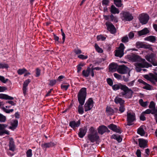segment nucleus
<instances>
[{
    "label": "nucleus",
    "mask_w": 157,
    "mask_h": 157,
    "mask_svg": "<svg viewBox=\"0 0 157 157\" xmlns=\"http://www.w3.org/2000/svg\"><path fill=\"white\" fill-rule=\"evenodd\" d=\"M127 57L128 59L132 61L139 62L136 63L135 65L137 72H140L141 68H148L152 66L151 65L146 62L144 59L141 58L138 55L132 53L128 55Z\"/></svg>",
    "instance_id": "1"
},
{
    "label": "nucleus",
    "mask_w": 157,
    "mask_h": 157,
    "mask_svg": "<svg viewBox=\"0 0 157 157\" xmlns=\"http://www.w3.org/2000/svg\"><path fill=\"white\" fill-rule=\"evenodd\" d=\"M112 87L113 90H115L120 89L123 91L120 93V96L126 98H130L132 97L133 93L132 91L126 85H123L121 84H115Z\"/></svg>",
    "instance_id": "2"
},
{
    "label": "nucleus",
    "mask_w": 157,
    "mask_h": 157,
    "mask_svg": "<svg viewBox=\"0 0 157 157\" xmlns=\"http://www.w3.org/2000/svg\"><path fill=\"white\" fill-rule=\"evenodd\" d=\"M86 88H81L78 94V99L80 104L78 107L79 113L82 114L84 113V109L82 105L84 104L86 96Z\"/></svg>",
    "instance_id": "3"
},
{
    "label": "nucleus",
    "mask_w": 157,
    "mask_h": 157,
    "mask_svg": "<svg viewBox=\"0 0 157 157\" xmlns=\"http://www.w3.org/2000/svg\"><path fill=\"white\" fill-rule=\"evenodd\" d=\"M155 55L151 53L150 54L146 55L145 57L146 59L149 62H150L154 66H157V61L155 58Z\"/></svg>",
    "instance_id": "4"
},
{
    "label": "nucleus",
    "mask_w": 157,
    "mask_h": 157,
    "mask_svg": "<svg viewBox=\"0 0 157 157\" xmlns=\"http://www.w3.org/2000/svg\"><path fill=\"white\" fill-rule=\"evenodd\" d=\"M124 48L125 47L124 44L122 43H121L118 49L116 51L115 56L120 58L122 57L124 54Z\"/></svg>",
    "instance_id": "5"
},
{
    "label": "nucleus",
    "mask_w": 157,
    "mask_h": 157,
    "mask_svg": "<svg viewBox=\"0 0 157 157\" xmlns=\"http://www.w3.org/2000/svg\"><path fill=\"white\" fill-rule=\"evenodd\" d=\"M149 19V17L147 14L143 13L140 15L139 20L140 22L142 24H146Z\"/></svg>",
    "instance_id": "6"
},
{
    "label": "nucleus",
    "mask_w": 157,
    "mask_h": 157,
    "mask_svg": "<svg viewBox=\"0 0 157 157\" xmlns=\"http://www.w3.org/2000/svg\"><path fill=\"white\" fill-rule=\"evenodd\" d=\"M144 77L145 78L150 81L153 83H155V82H157V74L156 75H155L152 73H150L149 75H144Z\"/></svg>",
    "instance_id": "7"
},
{
    "label": "nucleus",
    "mask_w": 157,
    "mask_h": 157,
    "mask_svg": "<svg viewBox=\"0 0 157 157\" xmlns=\"http://www.w3.org/2000/svg\"><path fill=\"white\" fill-rule=\"evenodd\" d=\"M93 100L91 98H89L85 104V111L86 112L90 110L93 107Z\"/></svg>",
    "instance_id": "8"
},
{
    "label": "nucleus",
    "mask_w": 157,
    "mask_h": 157,
    "mask_svg": "<svg viewBox=\"0 0 157 157\" xmlns=\"http://www.w3.org/2000/svg\"><path fill=\"white\" fill-rule=\"evenodd\" d=\"M135 120V115L133 113H128L127 115V125H132V123Z\"/></svg>",
    "instance_id": "9"
},
{
    "label": "nucleus",
    "mask_w": 157,
    "mask_h": 157,
    "mask_svg": "<svg viewBox=\"0 0 157 157\" xmlns=\"http://www.w3.org/2000/svg\"><path fill=\"white\" fill-rule=\"evenodd\" d=\"M117 71L120 74H124L129 71L128 67L124 65L119 66L117 69Z\"/></svg>",
    "instance_id": "10"
},
{
    "label": "nucleus",
    "mask_w": 157,
    "mask_h": 157,
    "mask_svg": "<svg viewBox=\"0 0 157 157\" xmlns=\"http://www.w3.org/2000/svg\"><path fill=\"white\" fill-rule=\"evenodd\" d=\"M122 14L124 19L126 21H130L133 19V17L132 14L128 12H123Z\"/></svg>",
    "instance_id": "11"
},
{
    "label": "nucleus",
    "mask_w": 157,
    "mask_h": 157,
    "mask_svg": "<svg viewBox=\"0 0 157 157\" xmlns=\"http://www.w3.org/2000/svg\"><path fill=\"white\" fill-rule=\"evenodd\" d=\"M90 74L92 77L94 76V71L89 67L86 70H84L82 71V75L85 77H88Z\"/></svg>",
    "instance_id": "12"
},
{
    "label": "nucleus",
    "mask_w": 157,
    "mask_h": 157,
    "mask_svg": "<svg viewBox=\"0 0 157 157\" xmlns=\"http://www.w3.org/2000/svg\"><path fill=\"white\" fill-rule=\"evenodd\" d=\"M89 139L91 142H94L98 140L99 138V136L97 133H91L88 136Z\"/></svg>",
    "instance_id": "13"
},
{
    "label": "nucleus",
    "mask_w": 157,
    "mask_h": 157,
    "mask_svg": "<svg viewBox=\"0 0 157 157\" xmlns=\"http://www.w3.org/2000/svg\"><path fill=\"white\" fill-rule=\"evenodd\" d=\"M105 25L107 27L108 30L111 33L114 34L116 33V29L112 23L109 22H106Z\"/></svg>",
    "instance_id": "14"
},
{
    "label": "nucleus",
    "mask_w": 157,
    "mask_h": 157,
    "mask_svg": "<svg viewBox=\"0 0 157 157\" xmlns=\"http://www.w3.org/2000/svg\"><path fill=\"white\" fill-rule=\"evenodd\" d=\"M7 126V125L6 124H0V136H2L5 134H9L8 131L5 129Z\"/></svg>",
    "instance_id": "15"
},
{
    "label": "nucleus",
    "mask_w": 157,
    "mask_h": 157,
    "mask_svg": "<svg viewBox=\"0 0 157 157\" xmlns=\"http://www.w3.org/2000/svg\"><path fill=\"white\" fill-rule=\"evenodd\" d=\"M108 127L110 129L117 133H121L122 132L119 127L113 124H111Z\"/></svg>",
    "instance_id": "16"
},
{
    "label": "nucleus",
    "mask_w": 157,
    "mask_h": 157,
    "mask_svg": "<svg viewBox=\"0 0 157 157\" xmlns=\"http://www.w3.org/2000/svg\"><path fill=\"white\" fill-rule=\"evenodd\" d=\"M98 131L99 134L102 135L105 132H109L110 131L106 126L104 125H101L99 127Z\"/></svg>",
    "instance_id": "17"
},
{
    "label": "nucleus",
    "mask_w": 157,
    "mask_h": 157,
    "mask_svg": "<svg viewBox=\"0 0 157 157\" xmlns=\"http://www.w3.org/2000/svg\"><path fill=\"white\" fill-rule=\"evenodd\" d=\"M30 82L31 81L29 79H27L24 82L22 90L23 93L24 95L26 94L27 90V87Z\"/></svg>",
    "instance_id": "18"
},
{
    "label": "nucleus",
    "mask_w": 157,
    "mask_h": 157,
    "mask_svg": "<svg viewBox=\"0 0 157 157\" xmlns=\"http://www.w3.org/2000/svg\"><path fill=\"white\" fill-rule=\"evenodd\" d=\"M80 124V120H78L77 122L75 121H71L70 122L69 124L70 127L74 129L75 128L78 127Z\"/></svg>",
    "instance_id": "19"
},
{
    "label": "nucleus",
    "mask_w": 157,
    "mask_h": 157,
    "mask_svg": "<svg viewBox=\"0 0 157 157\" xmlns=\"http://www.w3.org/2000/svg\"><path fill=\"white\" fill-rule=\"evenodd\" d=\"M87 132V129L86 127H84L79 129V132H78L79 136L81 138H82L85 135Z\"/></svg>",
    "instance_id": "20"
},
{
    "label": "nucleus",
    "mask_w": 157,
    "mask_h": 157,
    "mask_svg": "<svg viewBox=\"0 0 157 157\" xmlns=\"http://www.w3.org/2000/svg\"><path fill=\"white\" fill-rule=\"evenodd\" d=\"M139 145L140 147L145 148L147 147V141L142 139L139 140Z\"/></svg>",
    "instance_id": "21"
},
{
    "label": "nucleus",
    "mask_w": 157,
    "mask_h": 157,
    "mask_svg": "<svg viewBox=\"0 0 157 157\" xmlns=\"http://www.w3.org/2000/svg\"><path fill=\"white\" fill-rule=\"evenodd\" d=\"M54 144L53 143L50 142L48 143H45L41 145L42 148L44 150H46V148H49L54 146Z\"/></svg>",
    "instance_id": "22"
},
{
    "label": "nucleus",
    "mask_w": 157,
    "mask_h": 157,
    "mask_svg": "<svg viewBox=\"0 0 157 157\" xmlns=\"http://www.w3.org/2000/svg\"><path fill=\"white\" fill-rule=\"evenodd\" d=\"M118 67L117 64L114 63H111L109 65V70L111 72H114L116 70H117Z\"/></svg>",
    "instance_id": "23"
},
{
    "label": "nucleus",
    "mask_w": 157,
    "mask_h": 157,
    "mask_svg": "<svg viewBox=\"0 0 157 157\" xmlns=\"http://www.w3.org/2000/svg\"><path fill=\"white\" fill-rule=\"evenodd\" d=\"M149 31L147 28H145L144 29L138 32V34L139 36H141L145 35L149 33Z\"/></svg>",
    "instance_id": "24"
},
{
    "label": "nucleus",
    "mask_w": 157,
    "mask_h": 157,
    "mask_svg": "<svg viewBox=\"0 0 157 157\" xmlns=\"http://www.w3.org/2000/svg\"><path fill=\"white\" fill-rule=\"evenodd\" d=\"M15 149V146L13 140L12 138L10 139L9 142V150L13 151Z\"/></svg>",
    "instance_id": "25"
},
{
    "label": "nucleus",
    "mask_w": 157,
    "mask_h": 157,
    "mask_svg": "<svg viewBox=\"0 0 157 157\" xmlns=\"http://www.w3.org/2000/svg\"><path fill=\"white\" fill-rule=\"evenodd\" d=\"M114 101L116 104H119L120 105H123L124 103V101L122 98L118 96L115 98L114 99Z\"/></svg>",
    "instance_id": "26"
},
{
    "label": "nucleus",
    "mask_w": 157,
    "mask_h": 157,
    "mask_svg": "<svg viewBox=\"0 0 157 157\" xmlns=\"http://www.w3.org/2000/svg\"><path fill=\"white\" fill-rule=\"evenodd\" d=\"M110 12L113 14H118L120 11L118 9L116 8L114 5H112L111 6L110 9Z\"/></svg>",
    "instance_id": "27"
},
{
    "label": "nucleus",
    "mask_w": 157,
    "mask_h": 157,
    "mask_svg": "<svg viewBox=\"0 0 157 157\" xmlns=\"http://www.w3.org/2000/svg\"><path fill=\"white\" fill-rule=\"evenodd\" d=\"M0 98L2 99H5L6 100H13V98L6 94H0Z\"/></svg>",
    "instance_id": "28"
},
{
    "label": "nucleus",
    "mask_w": 157,
    "mask_h": 157,
    "mask_svg": "<svg viewBox=\"0 0 157 157\" xmlns=\"http://www.w3.org/2000/svg\"><path fill=\"white\" fill-rule=\"evenodd\" d=\"M144 40L153 43L155 42L156 40L155 36H147L144 38Z\"/></svg>",
    "instance_id": "29"
},
{
    "label": "nucleus",
    "mask_w": 157,
    "mask_h": 157,
    "mask_svg": "<svg viewBox=\"0 0 157 157\" xmlns=\"http://www.w3.org/2000/svg\"><path fill=\"white\" fill-rule=\"evenodd\" d=\"M144 126H141L138 129L137 133L141 136H144L145 135V132L144 131Z\"/></svg>",
    "instance_id": "30"
},
{
    "label": "nucleus",
    "mask_w": 157,
    "mask_h": 157,
    "mask_svg": "<svg viewBox=\"0 0 157 157\" xmlns=\"http://www.w3.org/2000/svg\"><path fill=\"white\" fill-rule=\"evenodd\" d=\"M111 138L116 140L118 142H120L122 140V138L118 135L113 134L111 136Z\"/></svg>",
    "instance_id": "31"
},
{
    "label": "nucleus",
    "mask_w": 157,
    "mask_h": 157,
    "mask_svg": "<svg viewBox=\"0 0 157 157\" xmlns=\"http://www.w3.org/2000/svg\"><path fill=\"white\" fill-rule=\"evenodd\" d=\"M155 103L153 101L151 102L150 105L149 106V108L151 109L152 112L155 113Z\"/></svg>",
    "instance_id": "32"
},
{
    "label": "nucleus",
    "mask_w": 157,
    "mask_h": 157,
    "mask_svg": "<svg viewBox=\"0 0 157 157\" xmlns=\"http://www.w3.org/2000/svg\"><path fill=\"white\" fill-rule=\"evenodd\" d=\"M114 3L116 6L118 7H121L122 5L121 0H113Z\"/></svg>",
    "instance_id": "33"
},
{
    "label": "nucleus",
    "mask_w": 157,
    "mask_h": 157,
    "mask_svg": "<svg viewBox=\"0 0 157 157\" xmlns=\"http://www.w3.org/2000/svg\"><path fill=\"white\" fill-rule=\"evenodd\" d=\"M18 125V121L17 120L14 121L12 124V126L10 128L13 130L17 127Z\"/></svg>",
    "instance_id": "34"
},
{
    "label": "nucleus",
    "mask_w": 157,
    "mask_h": 157,
    "mask_svg": "<svg viewBox=\"0 0 157 157\" xmlns=\"http://www.w3.org/2000/svg\"><path fill=\"white\" fill-rule=\"evenodd\" d=\"M106 111L109 115H112L114 113L113 110L110 107H107Z\"/></svg>",
    "instance_id": "35"
},
{
    "label": "nucleus",
    "mask_w": 157,
    "mask_h": 157,
    "mask_svg": "<svg viewBox=\"0 0 157 157\" xmlns=\"http://www.w3.org/2000/svg\"><path fill=\"white\" fill-rule=\"evenodd\" d=\"M139 102L140 105L143 107H145L147 105L148 102L147 101L144 102L143 100L140 99L139 101Z\"/></svg>",
    "instance_id": "36"
},
{
    "label": "nucleus",
    "mask_w": 157,
    "mask_h": 157,
    "mask_svg": "<svg viewBox=\"0 0 157 157\" xmlns=\"http://www.w3.org/2000/svg\"><path fill=\"white\" fill-rule=\"evenodd\" d=\"M9 67L7 64L4 63H0V68H7Z\"/></svg>",
    "instance_id": "37"
},
{
    "label": "nucleus",
    "mask_w": 157,
    "mask_h": 157,
    "mask_svg": "<svg viewBox=\"0 0 157 157\" xmlns=\"http://www.w3.org/2000/svg\"><path fill=\"white\" fill-rule=\"evenodd\" d=\"M27 70L25 68L19 69L17 71V73L20 75H22L25 72L27 71Z\"/></svg>",
    "instance_id": "38"
},
{
    "label": "nucleus",
    "mask_w": 157,
    "mask_h": 157,
    "mask_svg": "<svg viewBox=\"0 0 157 157\" xmlns=\"http://www.w3.org/2000/svg\"><path fill=\"white\" fill-rule=\"evenodd\" d=\"M6 117L0 113V122H4L6 121Z\"/></svg>",
    "instance_id": "39"
},
{
    "label": "nucleus",
    "mask_w": 157,
    "mask_h": 157,
    "mask_svg": "<svg viewBox=\"0 0 157 157\" xmlns=\"http://www.w3.org/2000/svg\"><path fill=\"white\" fill-rule=\"evenodd\" d=\"M70 85L69 84H67L66 85L64 84H62L61 85V88L63 90H66L69 86Z\"/></svg>",
    "instance_id": "40"
},
{
    "label": "nucleus",
    "mask_w": 157,
    "mask_h": 157,
    "mask_svg": "<svg viewBox=\"0 0 157 157\" xmlns=\"http://www.w3.org/2000/svg\"><path fill=\"white\" fill-rule=\"evenodd\" d=\"M95 47L97 52L99 53H102L103 50L101 48H100L98 45L96 44H95Z\"/></svg>",
    "instance_id": "41"
},
{
    "label": "nucleus",
    "mask_w": 157,
    "mask_h": 157,
    "mask_svg": "<svg viewBox=\"0 0 157 157\" xmlns=\"http://www.w3.org/2000/svg\"><path fill=\"white\" fill-rule=\"evenodd\" d=\"M109 2V0H103L102 1V5L103 6H108Z\"/></svg>",
    "instance_id": "42"
},
{
    "label": "nucleus",
    "mask_w": 157,
    "mask_h": 157,
    "mask_svg": "<svg viewBox=\"0 0 157 157\" xmlns=\"http://www.w3.org/2000/svg\"><path fill=\"white\" fill-rule=\"evenodd\" d=\"M110 17L111 18V20H110V21H114L116 22H117L118 20L116 17L114 16L112 14L110 15Z\"/></svg>",
    "instance_id": "43"
},
{
    "label": "nucleus",
    "mask_w": 157,
    "mask_h": 157,
    "mask_svg": "<svg viewBox=\"0 0 157 157\" xmlns=\"http://www.w3.org/2000/svg\"><path fill=\"white\" fill-rule=\"evenodd\" d=\"M121 41L124 43L128 42V38L127 36H124L121 39Z\"/></svg>",
    "instance_id": "44"
},
{
    "label": "nucleus",
    "mask_w": 157,
    "mask_h": 157,
    "mask_svg": "<svg viewBox=\"0 0 157 157\" xmlns=\"http://www.w3.org/2000/svg\"><path fill=\"white\" fill-rule=\"evenodd\" d=\"M26 155L27 157H31L32 155V150H28L26 152Z\"/></svg>",
    "instance_id": "45"
},
{
    "label": "nucleus",
    "mask_w": 157,
    "mask_h": 157,
    "mask_svg": "<svg viewBox=\"0 0 157 157\" xmlns=\"http://www.w3.org/2000/svg\"><path fill=\"white\" fill-rule=\"evenodd\" d=\"M0 80L2 82L6 83L8 80V79H5L4 77L0 76Z\"/></svg>",
    "instance_id": "46"
},
{
    "label": "nucleus",
    "mask_w": 157,
    "mask_h": 157,
    "mask_svg": "<svg viewBox=\"0 0 157 157\" xmlns=\"http://www.w3.org/2000/svg\"><path fill=\"white\" fill-rule=\"evenodd\" d=\"M105 37L101 35H99L97 36V39L98 40H104L105 39Z\"/></svg>",
    "instance_id": "47"
},
{
    "label": "nucleus",
    "mask_w": 157,
    "mask_h": 157,
    "mask_svg": "<svg viewBox=\"0 0 157 157\" xmlns=\"http://www.w3.org/2000/svg\"><path fill=\"white\" fill-rule=\"evenodd\" d=\"M125 108L124 105H120V106L119 109V111L120 113H122L125 110Z\"/></svg>",
    "instance_id": "48"
},
{
    "label": "nucleus",
    "mask_w": 157,
    "mask_h": 157,
    "mask_svg": "<svg viewBox=\"0 0 157 157\" xmlns=\"http://www.w3.org/2000/svg\"><path fill=\"white\" fill-rule=\"evenodd\" d=\"M143 88L144 89L147 90H150L151 89V86L150 85L148 84H147L146 85L143 86Z\"/></svg>",
    "instance_id": "49"
},
{
    "label": "nucleus",
    "mask_w": 157,
    "mask_h": 157,
    "mask_svg": "<svg viewBox=\"0 0 157 157\" xmlns=\"http://www.w3.org/2000/svg\"><path fill=\"white\" fill-rule=\"evenodd\" d=\"M3 111L6 113H9L10 112H12L13 111V109H12L9 110H7L5 108H3Z\"/></svg>",
    "instance_id": "50"
},
{
    "label": "nucleus",
    "mask_w": 157,
    "mask_h": 157,
    "mask_svg": "<svg viewBox=\"0 0 157 157\" xmlns=\"http://www.w3.org/2000/svg\"><path fill=\"white\" fill-rule=\"evenodd\" d=\"M107 81L108 84L110 86H111L113 85V82L112 80L110 78H108L107 79Z\"/></svg>",
    "instance_id": "51"
},
{
    "label": "nucleus",
    "mask_w": 157,
    "mask_h": 157,
    "mask_svg": "<svg viewBox=\"0 0 157 157\" xmlns=\"http://www.w3.org/2000/svg\"><path fill=\"white\" fill-rule=\"evenodd\" d=\"M144 113H142L140 116V119L141 120L144 121L146 119V118L144 116Z\"/></svg>",
    "instance_id": "52"
},
{
    "label": "nucleus",
    "mask_w": 157,
    "mask_h": 157,
    "mask_svg": "<svg viewBox=\"0 0 157 157\" xmlns=\"http://www.w3.org/2000/svg\"><path fill=\"white\" fill-rule=\"evenodd\" d=\"M78 57L80 59H86L88 57L87 56H85L83 55H80L78 56Z\"/></svg>",
    "instance_id": "53"
},
{
    "label": "nucleus",
    "mask_w": 157,
    "mask_h": 157,
    "mask_svg": "<svg viewBox=\"0 0 157 157\" xmlns=\"http://www.w3.org/2000/svg\"><path fill=\"white\" fill-rule=\"evenodd\" d=\"M74 52L76 54H80L82 53L81 50L78 48L75 49L74 50Z\"/></svg>",
    "instance_id": "54"
},
{
    "label": "nucleus",
    "mask_w": 157,
    "mask_h": 157,
    "mask_svg": "<svg viewBox=\"0 0 157 157\" xmlns=\"http://www.w3.org/2000/svg\"><path fill=\"white\" fill-rule=\"evenodd\" d=\"M56 83V80H50V83H49V85L52 86L54 85H55Z\"/></svg>",
    "instance_id": "55"
},
{
    "label": "nucleus",
    "mask_w": 157,
    "mask_h": 157,
    "mask_svg": "<svg viewBox=\"0 0 157 157\" xmlns=\"http://www.w3.org/2000/svg\"><path fill=\"white\" fill-rule=\"evenodd\" d=\"M128 35L130 39H132L134 36V34L132 32H130Z\"/></svg>",
    "instance_id": "56"
},
{
    "label": "nucleus",
    "mask_w": 157,
    "mask_h": 157,
    "mask_svg": "<svg viewBox=\"0 0 157 157\" xmlns=\"http://www.w3.org/2000/svg\"><path fill=\"white\" fill-rule=\"evenodd\" d=\"M114 76L117 79H120L121 78V76L117 73H115L114 74Z\"/></svg>",
    "instance_id": "57"
},
{
    "label": "nucleus",
    "mask_w": 157,
    "mask_h": 157,
    "mask_svg": "<svg viewBox=\"0 0 157 157\" xmlns=\"http://www.w3.org/2000/svg\"><path fill=\"white\" fill-rule=\"evenodd\" d=\"M61 33H62V35L63 36L62 39L63 40V43H64V42L65 39V35L63 32V29H61Z\"/></svg>",
    "instance_id": "58"
},
{
    "label": "nucleus",
    "mask_w": 157,
    "mask_h": 157,
    "mask_svg": "<svg viewBox=\"0 0 157 157\" xmlns=\"http://www.w3.org/2000/svg\"><path fill=\"white\" fill-rule=\"evenodd\" d=\"M143 113L144 114H149L151 113H152V110H151L150 109H148Z\"/></svg>",
    "instance_id": "59"
},
{
    "label": "nucleus",
    "mask_w": 157,
    "mask_h": 157,
    "mask_svg": "<svg viewBox=\"0 0 157 157\" xmlns=\"http://www.w3.org/2000/svg\"><path fill=\"white\" fill-rule=\"evenodd\" d=\"M36 76L38 77L40 75V70L39 68L36 69Z\"/></svg>",
    "instance_id": "60"
},
{
    "label": "nucleus",
    "mask_w": 157,
    "mask_h": 157,
    "mask_svg": "<svg viewBox=\"0 0 157 157\" xmlns=\"http://www.w3.org/2000/svg\"><path fill=\"white\" fill-rule=\"evenodd\" d=\"M134 80L128 83L127 85L129 87L133 86L134 85Z\"/></svg>",
    "instance_id": "61"
},
{
    "label": "nucleus",
    "mask_w": 157,
    "mask_h": 157,
    "mask_svg": "<svg viewBox=\"0 0 157 157\" xmlns=\"http://www.w3.org/2000/svg\"><path fill=\"white\" fill-rule=\"evenodd\" d=\"M136 154L137 157H141V152L140 150L138 149L137 150L136 152Z\"/></svg>",
    "instance_id": "62"
},
{
    "label": "nucleus",
    "mask_w": 157,
    "mask_h": 157,
    "mask_svg": "<svg viewBox=\"0 0 157 157\" xmlns=\"http://www.w3.org/2000/svg\"><path fill=\"white\" fill-rule=\"evenodd\" d=\"M64 78V77L63 76L60 75L58 77V78L57 79V80L58 81H59V82L61 81H62V79L63 78Z\"/></svg>",
    "instance_id": "63"
},
{
    "label": "nucleus",
    "mask_w": 157,
    "mask_h": 157,
    "mask_svg": "<svg viewBox=\"0 0 157 157\" xmlns=\"http://www.w3.org/2000/svg\"><path fill=\"white\" fill-rule=\"evenodd\" d=\"M145 153L146 154V155H145V156L146 157L148 156L150 153L149 149L148 148L146 149L145 150Z\"/></svg>",
    "instance_id": "64"
}]
</instances>
